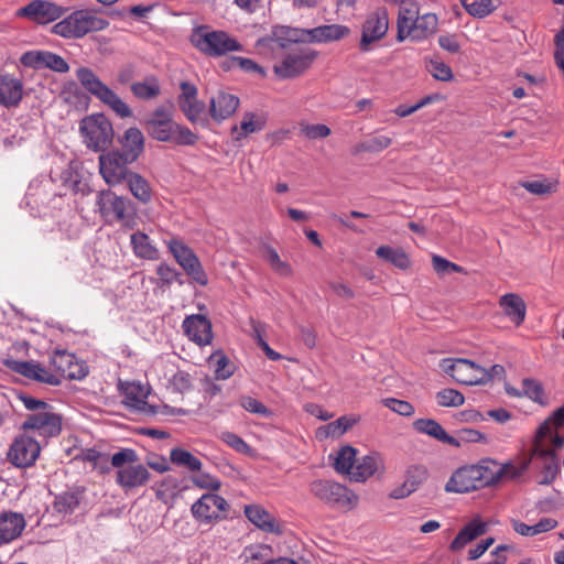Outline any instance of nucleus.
<instances>
[{"label": "nucleus", "instance_id": "nucleus-1", "mask_svg": "<svg viewBox=\"0 0 564 564\" xmlns=\"http://www.w3.org/2000/svg\"><path fill=\"white\" fill-rule=\"evenodd\" d=\"M495 469L484 465H470L458 468L445 485L447 492L467 494L496 485L502 477L516 478L527 469V464L516 468L511 464L494 465Z\"/></svg>", "mask_w": 564, "mask_h": 564}, {"label": "nucleus", "instance_id": "nucleus-2", "mask_svg": "<svg viewBox=\"0 0 564 564\" xmlns=\"http://www.w3.org/2000/svg\"><path fill=\"white\" fill-rule=\"evenodd\" d=\"M148 134L160 142H171L176 145H194L198 137L187 127L173 119L172 107L159 106L144 120Z\"/></svg>", "mask_w": 564, "mask_h": 564}, {"label": "nucleus", "instance_id": "nucleus-3", "mask_svg": "<svg viewBox=\"0 0 564 564\" xmlns=\"http://www.w3.org/2000/svg\"><path fill=\"white\" fill-rule=\"evenodd\" d=\"M19 398L25 409L31 411L22 423L24 431H34L45 438L61 434L63 417L55 412L53 405L29 394H21Z\"/></svg>", "mask_w": 564, "mask_h": 564}, {"label": "nucleus", "instance_id": "nucleus-4", "mask_svg": "<svg viewBox=\"0 0 564 564\" xmlns=\"http://www.w3.org/2000/svg\"><path fill=\"white\" fill-rule=\"evenodd\" d=\"M108 26L109 21L99 18L97 10L83 9L72 12L54 24L52 31L64 39H82L88 33L102 31Z\"/></svg>", "mask_w": 564, "mask_h": 564}, {"label": "nucleus", "instance_id": "nucleus-5", "mask_svg": "<svg viewBox=\"0 0 564 564\" xmlns=\"http://www.w3.org/2000/svg\"><path fill=\"white\" fill-rule=\"evenodd\" d=\"M191 42L199 52L212 57L242 51V45L236 37L225 31L212 30L207 25L196 28L191 36Z\"/></svg>", "mask_w": 564, "mask_h": 564}, {"label": "nucleus", "instance_id": "nucleus-6", "mask_svg": "<svg viewBox=\"0 0 564 564\" xmlns=\"http://www.w3.org/2000/svg\"><path fill=\"white\" fill-rule=\"evenodd\" d=\"M76 77L87 91L107 105L120 118H128L132 115L130 107L112 89L104 84L90 68L79 67L76 70Z\"/></svg>", "mask_w": 564, "mask_h": 564}, {"label": "nucleus", "instance_id": "nucleus-7", "mask_svg": "<svg viewBox=\"0 0 564 564\" xmlns=\"http://www.w3.org/2000/svg\"><path fill=\"white\" fill-rule=\"evenodd\" d=\"M310 490L312 495L332 508L350 510L358 502V497L352 491L333 480H314L310 486Z\"/></svg>", "mask_w": 564, "mask_h": 564}, {"label": "nucleus", "instance_id": "nucleus-8", "mask_svg": "<svg viewBox=\"0 0 564 564\" xmlns=\"http://www.w3.org/2000/svg\"><path fill=\"white\" fill-rule=\"evenodd\" d=\"M80 132L88 149L99 152L111 143L113 129L111 122L101 113L83 119Z\"/></svg>", "mask_w": 564, "mask_h": 564}, {"label": "nucleus", "instance_id": "nucleus-9", "mask_svg": "<svg viewBox=\"0 0 564 564\" xmlns=\"http://www.w3.org/2000/svg\"><path fill=\"white\" fill-rule=\"evenodd\" d=\"M316 53L307 47H292L281 63L273 66L280 79L293 78L303 74L313 63Z\"/></svg>", "mask_w": 564, "mask_h": 564}, {"label": "nucleus", "instance_id": "nucleus-10", "mask_svg": "<svg viewBox=\"0 0 564 564\" xmlns=\"http://www.w3.org/2000/svg\"><path fill=\"white\" fill-rule=\"evenodd\" d=\"M96 206L105 218H115L124 224L129 223L134 208L129 198L118 196L111 191H101L97 194Z\"/></svg>", "mask_w": 564, "mask_h": 564}, {"label": "nucleus", "instance_id": "nucleus-11", "mask_svg": "<svg viewBox=\"0 0 564 564\" xmlns=\"http://www.w3.org/2000/svg\"><path fill=\"white\" fill-rule=\"evenodd\" d=\"M167 246L176 262L186 274L198 284L206 285L208 279L195 252L180 239H171Z\"/></svg>", "mask_w": 564, "mask_h": 564}, {"label": "nucleus", "instance_id": "nucleus-12", "mask_svg": "<svg viewBox=\"0 0 564 564\" xmlns=\"http://www.w3.org/2000/svg\"><path fill=\"white\" fill-rule=\"evenodd\" d=\"M229 508L225 498L215 494H205L192 505L193 517L200 523L210 524L225 518Z\"/></svg>", "mask_w": 564, "mask_h": 564}, {"label": "nucleus", "instance_id": "nucleus-13", "mask_svg": "<svg viewBox=\"0 0 564 564\" xmlns=\"http://www.w3.org/2000/svg\"><path fill=\"white\" fill-rule=\"evenodd\" d=\"M134 161H128V156L120 151H111L99 156V171L108 185L122 183L131 172L128 165Z\"/></svg>", "mask_w": 564, "mask_h": 564}, {"label": "nucleus", "instance_id": "nucleus-14", "mask_svg": "<svg viewBox=\"0 0 564 564\" xmlns=\"http://www.w3.org/2000/svg\"><path fill=\"white\" fill-rule=\"evenodd\" d=\"M50 365L58 379L82 380L88 375L87 367L79 364L74 354L66 350H55L50 357Z\"/></svg>", "mask_w": 564, "mask_h": 564}, {"label": "nucleus", "instance_id": "nucleus-15", "mask_svg": "<svg viewBox=\"0 0 564 564\" xmlns=\"http://www.w3.org/2000/svg\"><path fill=\"white\" fill-rule=\"evenodd\" d=\"M531 459H533L538 467L541 469L542 478L539 484L551 485L560 471L558 458L554 451L544 447L543 444L538 443L532 447L531 458L525 460L519 468H521L524 464H527L528 467Z\"/></svg>", "mask_w": 564, "mask_h": 564}, {"label": "nucleus", "instance_id": "nucleus-16", "mask_svg": "<svg viewBox=\"0 0 564 564\" xmlns=\"http://www.w3.org/2000/svg\"><path fill=\"white\" fill-rule=\"evenodd\" d=\"M64 12L65 10L54 2L32 0L26 6L20 8L17 15L28 18L39 24H47L63 17Z\"/></svg>", "mask_w": 564, "mask_h": 564}, {"label": "nucleus", "instance_id": "nucleus-17", "mask_svg": "<svg viewBox=\"0 0 564 564\" xmlns=\"http://www.w3.org/2000/svg\"><path fill=\"white\" fill-rule=\"evenodd\" d=\"M39 443L26 435L19 436L10 446L8 458L17 467L24 468L32 466L40 455Z\"/></svg>", "mask_w": 564, "mask_h": 564}, {"label": "nucleus", "instance_id": "nucleus-18", "mask_svg": "<svg viewBox=\"0 0 564 564\" xmlns=\"http://www.w3.org/2000/svg\"><path fill=\"white\" fill-rule=\"evenodd\" d=\"M389 26L388 12L384 8H379L372 12L362 26L359 47L362 52L369 50V44L382 39Z\"/></svg>", "mask_w": 564, "mask_h": 564}, {"label": "nucleus", "instance_id": "nucleus-19", "mask_svg": "<svg viewBox=\"0 0 564 564\" xmlns=\"http://www.w3.org/2000/svg\"><path fill=\"white\" fill-rule=\"evenodd\" d=\"M186 336L199 346L208 345L213 339L210 321L199 314L187 316L182 324Z\"/></svg>", "mask_w": 564, "mask_h": 564}, {"label": "nucleus", "instance_id": "nucleus-20", "mask_svg": "<svg viewBox=\"0 0 564 564\" xmlns=\"http://www.w3.org/2000/svg\"><path fill=\"white\" fill-rule=\"evenodd\" d=\"M305 39L302 42L329 43L339 41L350 33V29L343 24H324L308 30H302Z\"/></svg>", "mask_w": 564, "mask_h": 564}, {"label": "nucleus", "instance_id": "nucleus-21", "mask_svg": "<svg viewBox=\"0 0 564 564\" xmlns=\"http://www.w3.org/2000/svg\"><path fill=\"white\" fill-rule=\"evenodd\" d=\"M151 474L142 464H132L117 470L116 482L126 491L142 487L150 480Z\"/></svg>", "mask_w": 564, "mask_h": 564}, {"label": "nucleus", "instance_id": "nucleus-22", "mask_svg": "<svg viewBox=\"0 0 564 564\" xmlns=\"http://www.w3.org/2000/svg\"><path fill=\"white\" fill-rule=\"evenodd\" d=\"M85 487L76 486L58 494L55 496L52 506L53 511L62 518L72 516L82 505L85 498Z\"/></svg>", "mask_w": 564, "mask_h": 564}, {"label": "nucleus", "instance_id": "nucleus-23", "mask_svg": "<svg viewBox=\"0 0 564 564\" xmlns=\"http://www.w3.org/2000/svg\"><path fill=\"white\" fill-rule=\"evenodd\" d=\"M474 361L464 358L442 360L443 370L456 382L467 386H475L480 381L473 375Z\"/></svg>", "mask_w": 564, "mask_h": 564}, {"label": "nucleus", "instance_id": "nucleus-24", "mask_svg": "<svg viewBox=\"0 0 564 564\" xmlns=\"http://www.w3.org/2000/svg\"><path fill=\"white\" fill-rule=\"evenodd\" d=\"M26 521L22 513L3 511L0 513V545L18 539L25 529Z\"/></svg>", "mask_w": 564, "mask_h": 564}, {"label": "nucleus", "instance_id": "nucleus-25", "mask_svg": "<svg viewBox=\"0 0 564 564\" xmlns=\"http://www.w3.org/2000/svg\"><path fill=\"white\" fill-rule=\"evenodd\" d=\"M429 471L425 466L414 465L408 468L405 479L401 486H398L390 492L392 499H403L416 491L419 487L427 479Z\"/></svg>", "mask_w": 564, "mask_h": 564}, {"label": "nucleus", "instance_id": "nucleus-26", "mask_svg": "<svg viewBox=\"0 0 564 564\" xmlns=\"http://www.w3.org/2000/svg\"><path fill=\"white\" fill-rule=\"evenodd\" d=\"M245 516L253 525L267 533H282L279 521L260 505L245 506Z\"/></svg>", "mask_w": 564, "mask_h": 564}, {"label": "nucleus", "instance_id": "nucleus-27", "mask_svg": "<svg viewBox=\"0 0 564 564\" xmlns=\"http://www.w3.org/2000/svg\"><path fill=\"white\" fill-rule=\"evenodd\" d=\"M239 102L240 100L237 96L219 91L217 96L210 99V117L217 122L228 119L236 112Z\"/></svg>", "mask_w": 564, "mask_h": 564}, {"label": "nucleus", "instance_id": "nucleus-28", "mask_svg": "<svg viewBox=\"0 0 564 564\" xmlns=\"http://www.w3.org/2000/svg\"><path fill=\"white\" fill-rule=\"evenodd\" d=\"M124 403L144 414L154 415L156 409L147 402L148 391L140 383H127L123 389Z\"/></svg>", "mask_w": 564, "mask_h": 564}, {"label": "nucleus", "instance_id": "nucleus-29", "mask_svg": "<svg viewBox=\"0 0 564 564\" xmlns=\"http://www.w3.org/2000/svg\"><path fill=\"white\" fill-rule=\"evenodd\" d=\"M23 97V85L20 79L9 74H0V105L15 107Z\"/></svg>", "mask_w": 564, "mask_h": 564}, {"label": "nucleus", "instance_id": "nucleus-30", "mask_svg": "<svg viewBox=\"0 0 564 564\" xmlns=\"http://www.w3.org/2000/svg\"><path fill=\"white\" fill-rule=\"evenodd\" d=\"M488 530L487 522L479 519H474L468 522L455 536L449 544L452 552L462 551L468 543L476 540L478 536L484 535Z\"/></svg>", "mask_w": 564, "mask_h": 564}, {"label": "nucleus", "instance_id": "nucleus-31", "mask_svg": "<svg viewBox=\"0 0 564 564\" xmlns=\"http://www.w3.org/2000/svg\"><path fill=\"white\" fill-rule=\"evenodd\" d=\"M119 141L122 145L120 152L128 156V161H137L144 151V135L135 127L127 129Z\"/></svg>", "mask_w": 564, "mask_h": 564}, {"label": "nucleus", "instance_id": "nucleus-32", "mask_svg": "<svg viewBox=\"0 0 564 564\" xmlns=\"http://www.w3.org/2000/svg\"><path fill=\"white\" fill-rule=\"evenodd\" d=\"M437 28V17L433 13L419 15L408 28L404 40L411 37L414 41H421L432 35Z\"/></svg>", "mask_w": 564, "mask_h": 564}, {"label": "nucleus", "instance_id": "nucleus-33", "mask_svg": "<svg viewBox=\"0 0 564 564\" xmlns=\"http://www.w3.org/2000/svg\"><path fill=\"white\" fill-rule=\"evenodd\" d=\"M499 304L512 323L517 326L523 323L527 314V305L520 295L507 293L500 297Z\"/></svg>", "mask_w": 564, "mask_h": 564}, {"label": "nucleus", "instance_id": "nucleus-34", "mask_svg": "<svg viewBox=\"0 0 564 564\" xmlns=\"http://www.w3.org/2000/svg\"><path fill=\"white\" fill-rule=\"evenodd\" d=\"M415 431L426 434L442 443L457 445L454 436L446 433L443 426L433 419H417L413 422Z\"/></svg>", "mask_w": 564, "mask_h": 564}, {"label": "nucleus", "instance_id": "nucleus-35", "mask_svg": "<svg viewBox=\"0 0 564 564\" xmlns=\"http://www.w3.org/2000/svg\"><path fill=\"white\" fill-rule=\"evenodd\" d=\"M383 466L382 458L378 454L366 455L357 460L351 478L355 481H364L371 477Z\"/></svg>", "mask_w": 564, "mask_h": 564}, {"label": "nucleus", "instance_id": "nucleus-36", "mask_svg": "<svg viewBox=\"0 0 564 564\" xmlns=\"http://www.w3.org/2000/svg\"><path fill=\"white\" fill-rule=\"evenodd\" d=\"M419 17V6L412 0H402L398 14V41H404V34L408 28Z\"/></svg>", "mask_w": 564, "mask_h": 564}, {"label": "nucleus", "instance_id": "nucleus-37", "mask_svg": "<svg viewBox=\"0 0 564 564\" xmlns=\"http://www.w3.org/2000/svg\"><path fill=\"white\" fill-rule=\"evenodd\" d=\"M264 120L259 118L253 112H247L243 116L240 126H234L230 130L234 141L239 142L247 138L249 134L259 132L264 128Z\"/></svg>", "mask_w": 564, "mask_h": 564}, {"label": "nucleus", "instance_id": "nucleus-38", "mask_svg": "<svg viewBox=\"0 0 564 564\" xmlns=\"http://www.w3.org/2000/svg\"><path fill=\"white\" fill-rule=\"evenodd\" d=\"M130 242L133 252L138 258L147 260L159 259V250L152 243L150 237L147 234L142 231L133 232L130 236Z\"/></svg>", "mask_w": 564, "mask_h": 564}, {"label": "nucleus", "instance_id": "nucleus-39", "mask_svg": "<svg viewBox=\"0 0 564 564\" xmlns=\"http://www.w3.org/2000/svg\"><path fill=\"white\" fill-rule=\"evenodd\" d=\"M130 89L133 96L141 100H151L161 94V86L155 76H148L143 82L133 83Z\"/></svg>", "mask_w": 564, "mask_h": 564}, {"label": "nucleus", "instance_id": "nucleus-40", "mask_svg": "<svg viewBox=\"0 0 564 564\" xmlns=\"http://www.w3.org/2000/svg\"><path fill=\"white\" fill-rule=\"evenodd\" d=\"M557 524V521L552 518H543L534 525H529L518 520L512 521L513 530L522 536H534L536 534L551 531L556 528Z\"/></svg>", "mask_w": 564, "mask_h": 564}, {"label": "nucleus", "instance_id": "nucleus-41", "mask_svg": "<svg viewBox=\"0 0 564 564\" xmlns=\"http://www.w3.org/2000/svg\"><path fill=\"white\" fill-rule=\"evenodd\" d=\"M131 194L141 203L147 204L151 200L152 192L148 181L138 173L131 172L124 180Z\"/></svg>", "mask_w": 564, "mask_h": 564}, {"label": "nucleus", "instance_id": "nucleus-42", "mask_svg": "<svg viewBox=\"0 0 564 564\" xmlns=\"http://www.w3.org/2000/svg\"><path fill=\"white\" fill-rule=\"evenodd\" d=\"M376 254L378 258L392 263L401 270L408 269L411 264L409 256L401 248L380 246L377 248Z\"/></svg>", "mask_w": 564, "mask_h": 564}, {"label": "nucleus", "instance_id": "nucleus-43", "mask_svg": "<svg viewBox=\"0 0 564 564\" xmlns=\"http://www.w3.org/2000/svg\"><path fill=\"white\" fill-rule=\"evenodd\" d=\"M170 460L172 464L187 468L191 471H199L202 462L188 451L175 447L170 452Z\"/></svg>", "mask_w": 564, "mask_h": 564}, {"label": "nucleus", "instance_id": "nucleus-44", "mask_svg": "<svg viewBox=\"0 0 564 564\" xmlns=\"http://www.w3.org/2000/svg\"><path fill=\"white\" fill-rule=\"evenodd\" d=\"M356 463V449L352 446L341 447L334 459V468L339 474L352 473L354 465Z\"/></svg>", "mask_w": 564, "mask_h": 564}, {"label": "nucleus", "instance_id": "nucleus-45", "mask_svg": "<svg viewBox=\"0 0 564 564\" xmlns=\"http://www.w3.org/2000/svg\"><path fill=\"white\" fill-rule=\"evenodd\" d=\"M180 109L187 118V120L192 123H205L207 122L206 118H202L205 112V102L194 98L193 100L180 101Z\"/></svg>", "mask_w": 564, "mask_h": 564}, {"label": "nucleus", "instance_id": "nucleus-46", "mask_svg": "<svg viewBox=\"0 0 564 564\" xmlns=\"http://www.w3.org/2000/svg\"><path fill=\"white\" fill-rule=\"evenodd\" d=\"M263 258L268 261L271 269L281 276H290L292 268L285 261H282L276 250L270 246L263 248Z\"/></svg>", "mask_w": 564, "mask_h": 564}, {"label": "nucleus", "instance_id": "nucleus-47", "mask_svg": "<svg viewBox=\"0 0 564 564\" xmlns=\"http://www.w3.org/2000/svg\"><path fill=\"white\" fill-rule=\"evenodd\" d=\"M356 422L357 420L355 417L344 415L326 426L321 427L319 431H324L327 437H338L352 427Z\"/></svg>", "mask_w": 564, "mask_h": 564}, {"label": "nucleus", "instance_id": "nucleus-48", "mask_svg": "<svg viewBox=\"0 0 564 564\" xmlns=\"http://www.w3.org/2000/svg\"><path fill=\"white\" fill-rule=\"evenodd\" d=\"M294 43L289 42L286 40H280L275 37L273 34L261 37L256 42V48L260 54H268L269 52L274 53L275 50H285L289 48Z\"/></svg>", "mask_w": 564, "mask_h": 564}, {"label": "nucleus", "instance_id": "nucleus-49", "mask_svg": "<svg viewBox=\"0 0 564 564\" xmlns=\"http://www.w3.org/2000/svg\"><path fill=\"white\" fill-rule=\"evenodd\" d=\"M462 4L475 18H485L496 9L491 0H462Z\"/></svg>", "mask_w": 564, "mask_h": 564}, {"label": "nucleus", "instance_id": "nucleus-50", "mask_svg": "<svg viewBox=\"0 0 564 564\" xmlns=\"http://www.w3.org/2000/svg\"><path fill=\"white\" fill-rule=\"evenodd\" d=\"M426 69L437 80L449 82L454 77L451 67L438 58L429 59Z\"/></svg>", "mask_w": 564, "mask_h": 564}, {"label": "nucleus", "instance_id": "nucleus-51", "mask_svg": "<svg viewBox=\"0 0 564 564\" xmlns=\"http://www.w3.org/2000/svg\"><path fill=\"white\" fill-rule=\"evenodd\" d=\"M238 67L247 73H257L261 77L265 76V70L262 66L257 64L253 59L241 57V56H234L228 61L227 68Z\"/></svg>", "mask_w": 564, "mask_h": 564}, {"label": "nucleus", "instance_id": "nucleus-52", "mask_svg": "<svg viewBox=\"0 0 564 564\" xmlns=\"http://www.w3.org/2000/svg\"><path fill=\"white\" fill-rule=\"evenodd\" d=\"M436 400L441 406H459L464 404V395L455 389H443L436 393Z\"/></svg>", "mask_w": 564, "mask_h": 564}, {"label": "nucleus", "instance_id": "nucleus-53", "mask_svg": "<svg viewBox=\"0 0 564 564\" xmlns=\"http://www.w3.org/2000/svg\"><path fill=\"white\" fill-rule=\"evenodd\" d=\"M139 460L138 454L132 448H122L110 457L111 466L118 469L126 468Z\"/></svg>", "mask_w": 564, "mask_h": 564}, {"label": "nucleus", "instance_id": "nucleus-54", "mask_svg": "<svg viewBox=\"0 0 564 564\" xmlns=\"http://www.w3.org/2000/svg\"><path fill=\"white\" fill-rule=\"evenodd\" d=\"M522 390L523 394L529 399L540 404H544V390L539 381L529 378L523 379Z\"/></svg>", "mask_w": 564, "mask_h": 564}, {"label": "nucleus", "instance_id": "nucleus-55", "mask_svg": "<svg viewBox=\"0 0 564 564\" xmlns=\"http://www.w3.org/2000/svg\"><path fill=\"white\" fill-rule=\"evenodd\" d=\"M219 438L226 443L229 447L235 449L236 452L240 454H250L251 447L237 434L225 431L221 432L219 435Z\"/></svg>", "mask_w": 564, "mask_h": 564}, {"label": "nucleus", "instance_id": "nucleus-56", "mask_svg": "<svg viewBox=\"0 0 564 564\" xmlns=\"http://www.w3.org/2000/svg\"><path fill=\"white\" fill-rule=\"evenodd\" d=\"M43 68H48L57 73H66L69 69V66L61 55L44 51Z\"/></svg>", "mask_w": 564, "mask_h": 564}, {"label": "nucleus", "instance_id": "nucleus-57", "mask_svg": "<svg viewBox=\"0 0 564 564\" xmlns=\"http://www.w3.org/2000/svg\"><path fill=\"white\" fill-rule=\"evenodd\" d=\"M239 403L246 411L250 413L264 417L271 415V410H269L262 402L252 397L243 395L240 398Z\"/></svg>", "mask_w": 564, "mask_h": 564}, {"label": "nucleus", "instance_id": "nucleus-58", "mask_svg": "<svg viewBox=\"0 0 564 564\" xmlns=\"http://www.w3.org/2000/svg\"><path fill=\"white\" fill-rule=\"evenodd\" d=\"M520 186L534 195H545L554 192V185L545 180L523 181Z\"/></svg>", "mask_w": 564, "mask_h": 564}, {"label": "nucleus", "instance_id": "nucleus-59", "mask_svg": "<svg viewBox=\"0 0 564 564\" xmlns=\"http://www.w3.org/2000/svg\"><path fill=\"white\" fill-rule=\"evenodd\" d=\"M216 369L215 377L218 380H226L234 375L235 365L224 355L215 356Z\"/></svg>", "mask_w": 564, "mask_h": 564}, {"label": "nucleus", "instance_id": "nucleus-60", "mask_svg": "<svg viewBox=\"0 0 564 564\" xmlns=\"http://www.w3.org/2000/svg\"><path fill=\"white\" fill-rule=\"evenodd\" d=\"M382 402L388 409L400 415L411 416L414 413L413 405L408 401L387 398Z\"/></svg>", "mask_w": 564, "mask_h": 564}, {"label": "nucleus", "instance_id": "nucleus-61", "mask_svg": "<svg viewBox=\"0 0 564 564\" xmlns=\"http://www.w3.org/2000/svg\"><path fill=\"white\" fill-rule=\"evenodd\" d=\"M271 34L280 40H286L292 43H297L302 41V39H305V34L302 33V30L289 26H274Z\"/></svg>", "mask_w": 564, "mask_h": 564}, {"label": "nucleus", "instance_id": "nucleus-62", "mask_svg": "<svg viewBox=\"0 0 564 564\" xmlns=\"http://www.w3.org/2000/svg\"><path fill=\"white\" fill-rule=\"evenodd\" d=\"M156 274L163 282V284L170 285L173 282L183 283L181 280L182 273L175 270L174 268L167 265L166 263H161L156 269Z\"/></svg>", "mask_w": 564, "mask_h": 564}, {"label": "nucleus", "instance_id": "nucleus-63", "mask_svg": "<svg viewBox=\"0 0 564 564\" xmlns=\"http://www.w3.org/2000/svg\"><path fill=\"white\" fill-rule=\"evenodd\" d=\"M193 484L202 489L218 490L220 488V480L207 473H200L192 477Z\"/></svg>", "mask_w": 564, "mask_h": 564}, {"label": "nucleus", "instance_id": "nucleus-64", "mask_svg": "<svg viewBox=\"0 0 564 564\" xmlns=\"http://www.w3.org/2000/svg\"><path fill=\"white\" fill-rule=\"evenodd\" d=\"M301 131L307 139L312 140L324 139L332 133L330 129L323 123L302 126Z\"/></svg>", "mask_w": 564, "mask_h": 564}]
</instances>
